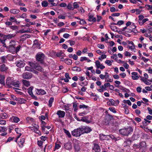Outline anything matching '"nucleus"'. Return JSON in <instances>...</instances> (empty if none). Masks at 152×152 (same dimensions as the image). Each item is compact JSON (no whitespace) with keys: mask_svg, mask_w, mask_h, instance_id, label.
I'll return each mask as SVG.
<instances>
[{"mask_svg":"<svg viewBox=\"0 0 152 152\" xmlns=\"http://www.w3.org/2000/svg\"><path fill=\"white\" fill-rule=\"evenodd\" d=\"M133 129L131 127L127 128L122 129H119V132L120 134L123 136H128L132 134L133 132Z\"/></svg>","mask_w":152,"mask_h":152,"instance_id":"nucleus-1","label":"nucleus"},{"mask_svg":"<svg viewBox=\"0 0 152 152\" xmlns=\"http://www.w3.org/2000/svg\"><path fill=\"white\" fill-rule=\"evenodd\" d=\"M45 55L41 52L38 53L36 55V61L40 64H43L44 63Z\"/></svg>","mask_w":152,"mask_h":152,"instance_id":"nucleus-2","label":"nucleus"},{"mask_svg":"<svg viewBox=\"0 0 152 152\" xmlns=\"http://www.w3.org/2000/svg\"><path fill=\"white\" fill-rule=\"evenodd\" d=\"M72 134L74 136L79 137L82 134L81 127L75 129L72 131Z\"/></svg>","mask_w":152,"mask_h":152,"instance_id":"nucleus-3","label":"nucleus"},{"mask_svg":"<svg viewBox=\"0 0 152 152\" xmlns=\"http://www.w3.org/2000/svg\"><path fill=\"white\" fill-rule=\"evenodd\" d=\"M81 128L82 134L85 133H88L92 130L90 127L88 126H81Z\"/></svg>","mask_w":152,"mask_h":152,"instance_id":"nucleus-4","label":"nucleus"},{"mask_svg":"<svg viewBox=\"0 0 152 152\" xmlns=\"http://www.w3.org/2000/svg\"><path fill=\"white\" fill-rule=\"evenodd\" d=\"M33 89V86H31L28 89V92L29 95L31 96L32 98L35 100L37 99V97L36 96H34L32 90Z\"/></svg>","mask_w":152,"mask_h":152,"instance_id":"nucleus-5","label":"nucleus"},{"mask_svg":"<svg viewBox=\"0 0 152 152\" xmlns=\"http://www.w3.org/2000/svg\"><path fill=\"white\" fill-rule=\"evenodd\" d=\"M9 68L6 65L3 64L0 66V70L3 72H7L8 71Z\"/></svg>","mask_w":152,"mask_h":152,"instance_id":"nucleus-6","label":"nucleus"},{"mask_svg":"<svg viewBox=\"0 0 152 152\" xmlns=\"http://www.w3.org/2000/svg\"><path fill=\"white\" fill-rule=\"evenodd\" d=\"M10 121L12 122L17 123L20 121L19 118L15 116H12L10 118Z\"/></svg>","mask_w":152,"mask_h":152,"instance_id":"nucleus-7","label":"nucleus"},{"mask_svg":"<svg viewBox=\"0 0 152 152\" xmlns=\"http://www.w3.org/2000/svg\"><path fill=\"white\" fill-rule=\"evenodd\" d=\"M22 75L23 78L25 79H30L32 77V74L28 72L24 73Z\"/></svg>","mask_w":152,"mask_h":152,"instance_id":"nucleus-8","label":"nucleus"},{"mask_svg":"<svg viewBox=\"0 0 152 152\" xmlns=\"http://www.w3.org/2000/svg\"><path fill=\"white\" fill-rule=\"evenodd\" d=\"M13 81V79L11 77H7L6 80V84L7 85L10 87L12 84Z\"/></svg>","mask_w":152,"mask_h":152,"instance_id":"nucleus-9","label":"nucleus"},{"mask_svg":"<svg viewBox=\"0 0 152 152\" xmlns=\"http://www.w3.org/2000/svg\"><path fill=\"white\" fill-rule=\"evenodd\" d=\"M56 114L59 118H63L65 116V113L64 111L59 110L57 111Z\"/></svg>","mask_w":152,"mask_h":152,"instance_id":"nucleus-10","label":"nucleus"},{"mask_svg":"<svg viewBox=\"0 0 152 152\" xmlns=\"http://www.w3.org/2000/svg\"><path fill=\"white\" fill-rule=\"evenodd\" d=\"M92 150L96 152H99L101 151L100 146L96 143L94 144V146L92 148Z\"/></svg>","mask_w":152,"mask_h":152,"instance_id":"nucleus-11","label":"nucleus"},{"mask_svg":"<svg viewBox=\"0 0 152 152\" xmlns=\"http://www.w3.org/2000/svg\"><path fill=\"white\" fill-rule=\"evenodd\" d=\"M109 136L108 135H105L102 134H99L100 139L102 140H108Z\"/></svg>","mask_w":152,"mask_h":152,"instance_id":"nucleus-12","label":"nucleus"},{"mask_svg":"<svg viewBox=\"0 0 152 152\" xmlns=\"http://www.w3.org/2000/svg\"><path fill=\"white\" fill-rule=\"evenodd\" d=\"M16 66L20 68L23 67L25 66V63L21 61H19L16 62Z\"/></svg>","mask_w":152,"mask_h":152,"instance_id":"nucleus-13","label":"nucleus"},{"mask_svg":"<svg viewBox=\"0 0 152 152\" xmlns=\"http://www.w3.org/2000/svg\"><path fill=\"white\" fill-rule=\"evenodd\" d=\"M36 93L37 94L43 95L45 94L46 93L44 90L40 89H37V91H36Z\"/></svg>","mask_w":152,"mask_h":152,"instance_id":"nucleus-14","label":"nucleus"},{"mask_svg":"<svg viewBox=\"0 0 152 152\" xmlns=\"http://www.w3.org/2000/svg\"><path fill=\"white\" fill-rule=\"evenodd\" d=\"M131 74L132 75V78L133 80H137L140 77L137 75L138 74L137 72H132Z\"/></svg>","mask_w":152,"mask_h":152,"instance_id":"nucleus-15","label":"nucleus"},{"mask_svg":"<svg viewBox=\"0 0 152 152\" xmlns=\"http://www.w3.org/2000/svg\"><path fill=\"white\" fill-rule=\"evenodd\" d=\"M64 148L66 149L70 150L72 148L71 144L69 143H65L64 145Z\"/></svg>","mask_w":152,"mask_h":152,"instance_id":"nucleus-16","label":"nucleus"},{"mask_svg":"<svg viewBox=\"0 0 152 152\" xmlns=\"http://www.w3.org/2000/svg\"><path fill=\"white\" fill-rule=\"evenodd\" d=\"M74 147L75 152H78L80 150V146L78 143L75 144Z\"/></svg>","mask_w":152,"mask_h":152,"instance_id":"nucleus-17","label":"nucleus"},{"mask_svg":"<svg viewBox=\"0 0 152 152\" xmlns=\"http://www.w3.org/2000/svg\"><path fill=\"white\" fill-rule=\"evenodd\" d=\"M25 142V139L23 138H21L20 141L18 143V145L20 148H22L23 146V143Z\"/></svg>","mask_w":152,"mask_h":152,"instance_id":"nucleus-18","label":"nucleus"},{"mask_svg":"<svg viewBox=\"0 0 152 152\" xmlns=\"http://www.w3.org/2000/svg\"><path fill=\"white\" fill-rule=\"evenodd\" d=\"M5 76L4 75H0V84L3 85H5Z\"/></svg>","mask_w":152,"mask_h":152,"instance_id":"nucleus-19","label":"nucleus"},{"mask_svg":"<svg viewBox=\"0 0 152 152\" xmlns=\"http://www.w3.org/2000/svg\"><path fill=\"white\" fill-rule=\"evenodd\" d=\"M8 115L6 113H1L0 114V119H4L7 118Z\"/></svg>","mask_w":152,"mask_h":152,"instance_id":"nucleus-20","label":"nucleus"},{"mask_svg":"<svg viewBox=\"0 0 152 152\" xmlns=\"http://www.w3.org/2000/svg\"><path fill=\"white\" fill-rule=\"evenodd\" d=\"M56 56L57 57L61 58L62 57H65V54L63 53L61 51L60 52L57 53L56 54Z\"/></svg>","mask_w":152,"mask_h":152,"instance_id":"nucleus-21","label":"nucleus"},{"mask_svg":"<svg viewBox=\"0 0 152 152\" xmlns=\"http://www.w3.org/2000/svg\"><path fill=\"white\" fill-rule=\"evenodd\" d=\"M7 56H3L0 57V59L2 63H5L7 62Z\"/></svg>","mask_w":152,"mask_h":152,"instance_id":"nucleus-22","label":"nucleus"},{"mask_svg":"<svg viewBox=\"0 0 152 152\" xmlns=\"http://www.w3.org/2000/svg\"><path fill=\"white\" fill-rule=\"evenodd\" d=\"M22 82L23 85L26 87H28L30 85V82L28 80H23Z\"/></svg>","mask_w":152,"mask_h":152,"instance_id":"nucleus-23","label":"nucleus"},{"mask_svg":"<svg viewBox=\"0 0 152 152\" xmlns=\"http://www.w3.org/2000/svg\"><path fill=\"white\" fill-rule=\"evenodd\" d=\"M19 84L20 82L18 80L16 81L13 80L12 85L13 86L15 87L19 88Z\"/></svg>","mask_w":152,"mask_h":152,"instance_id":"nucleus-24","label":"nucleus"},{"mask_svg":"<svg viewBox=\"0 0 152 152\" xmlns=\"http://www.w3.org/2000/svg\"><path fill=\"white\" fill-rule=\"evenodd\" d=\"M16 36V34H9L5 35L6 39H11L15 37Z\"/></svg>","mask_w":152,"mask_h":152,"instance_id":"nucleus-25","label":"nucleus"},{"mask_svg":"<svg viewBox=\"0 0 152 152\" xmlns=\"http://www.w3.org/2000/svg\"><path fill=\"white\" fill-rule=\"evenodd\" d=\"M88 20L89 21H93V22H95L96 20V18H95L94 17L93 15H89L88 17Z\"/></svg>","mask_w":152,"mask_h":152,"instance_id":"nucleus-26","label":"nucleus"},{"mask_svg":"<svg viewBox=\"0 0 152 152\" xmlns=\"http://www.w3.org/2000/svg\"><path fill=\"white\" fill-rule=\"evenodd\" d=\"M10 12L13 14H16L19 13L20 11L18 9H12L10 10Z\"/></svg>","mask_w":152,"mask_h":152,"instance_id":"nucleus-27","label":"nucleus"},{"mask_svg":"<svg viewBox=\"0 0 152 152\" xmlns=\"http://www.w3.org/2000/svg\"><path fill=\"white\" fill-rule=\"evenodd\" d=\"M148 20V18H143L142 20L140 21V22H138V23L140 26H142L144 25L145 23Z\"/></svg>","mask_w":152,"mask_h":152,"instance_id":"nucleus-28","label":"nucleus"},{"mask_svg":"<svg viewBox=\"0 0 152 152\" xmlns=\"http://www.w3.org/2000/svg\"><path fill=\"white\" fill-rule=\"evenodd\" d=\"M54 101V98L53 97L50 98L48 101V106L50 107L52 106V104Z\"/></svg>","mask_w":152,"mask_h":152,"instance_id":"nucleus-29","label":"nucleus"},{"mask_svg":"<svg viewBox=\"0 0 152 152\" xmlns=\"http://www.w3.org/2000/svg\"><path fill=\"white\" fill-rule=\"evenodd\" d=\"M64 62L68 65H71L72 64V61L71 59L66 58L64 59Z\"/></svg>","mask_w":152,"mask_h":152,"instance_id":"nucleus-30","label":"nucleus"},{"mask_svg":"<svg viewBox=\"0 0 152 152\" xmlns=\"http://www.w3.org/2000/svg\"><path fill=\"white\" fill-rule=\"evenodd\" d=\"M140 148H145L146 147V143L145 142H141L140 143Z\"/></svg>","mask_w":152,"mask_h":152,"instance_id":"nucleus-31","label":"nucleus"},{"mask_svg":"<svg viewBox=\"0 0 152 152\" xmlns=\"http://www.w3.org/2000/svg\"><path fill=\"white\" fill-rule=\"evenodd\" d=\"M15 48L13 45H11L9 48V50L10 52H15Z\"/></svg>","mask_w":152,"mask_h":152,"instance_id":"nucleus-32","label":"nucleus"},{"mask_svg":"<svg viewBox=\"0 0 152 152\" xmlns=\"http://www.w3.org/2000/svg\"><path fill=\"white\" fill-rule=\"evenodd\" d=\"M6 40V38H5L4 39L0 38V42L1 43L3 44V46L4 47H6V45L5 43Z\"/></svg>","mask_w":152,"mask_h":152,"instance_id":"nucleus-33","label":"nucleus"},{"mask_svg":"<svg viewBox=\"0 0 152 152\" xmlns=\"http://www.w3.org/2000/svg\"><path fill=\"white\" fill-rule=\"evenodd\" d=\"M33 67H34V68L36 69V70H38L39 71H41L42 70V67L40 66H39L36 65L35 64L34 65Z\"/></svg>","mask_w":152,"mask_h":152,"instance_id":"nucleus-34","label":"nucleus"},{"mask_svg":"<svg viewBox=\"0 0 152 152\" xmlns=\"http://www.w3.org/2000/svg\"><path fill=\"white\" fill-rule=\"evenodd\" d=\"M13 89L15 90L17 94L20 95H23V93L22 92L18 91V90H20L19 89L14 87L13 88Z\"/></svg>","mask_w":152,"mask_h":152,"instance_id":"nucleus-35","label":"nucleus"},{"mask_svg":"<svg viewBox=\"0 0 152 152\" xmlns=\"http://www.w3.org/2000/svg\"><path fill=\"white\" fill-rule=\"evenodd\" d=\"M72 70L73 71L77 72H80L81 70V69L80 68L78 67L77 66H75L73 67L72 68Z\"/></svg>","mask_w":152,"mask_h":152,"instance_id":"nucleus-36","label":"nucleus"},{"mask_svg":"<svg viewBox=\"0 0 152 152\" xmlns=\"http://www.w3.org/2000/svg\"><path fill=\"white\" fill-rule=\"evenodd\" d=\"M48 5V2L47 1H44L42 2V6L44 7H46Z\"/></svg>","mask_w":152,"mask_h":152,"instance_id":"nucleus-37","label":"nucleus"},{"mask_svg":"<svg viewBox=\"0 0 152 152\" xmlns=\"http://www.w3.org/2000/svg\"><path fill=\"white\" fill-rule=\"evenodd\" d=\"M110 27L111 29L113 31L115 32H118V31L117 29H118V28H117L115 26H110Z\"/></svg>","mask_w":152,"mask_h":152,"instance_id":"nucleus-38","label":"nucleus"},{"mask_svg":"<svg viewBox=\"0 0 152 152\" xmlns=\"http://www.w3.org/2000/svg\"><path fill=\"white\" fill-rule=\"evenodd\" d=\"M88 84V82L87 81H85L84 82H82L81 83H78V84L81 86H87Z\"/></svg>","mask_w":152,"mask_h":152,"instance_id":"nucleus-39","label":"nucleus"},{"mask_svg":"<svg viewBox=\"0 0 152 152\" xmlns=\"http://www.w3.org/2000/svg\"><path fill=\"white\" fill-rule=\"evenodd\" d=\"M26 100L24 98H20L18 100V102L20 104L24 103L25 102Z\"/></svg>","mask_w":152,"mask_h":152,"instance_id":"nucleus-40","label":"nucleus"},{"mask_svg":"<svg viewBox=\"0 0 152 152\" xmlns=\"http://www.w3.org/2000/svg\"><path fill=\"white\" fill-rule=\"evenodd\" d=\"M9 20L12 22H17V20L14 17H11L9 19Z\"/></svg>","mask_w":152,"mask_h":152,"instance_id":"nucleus-41","label":"nucleus"},{"mask_svg":"<svg viewBox=\"0 0 152 152\" xmlns=\"http://www.w3.org/2000/svg\"><path fill=\"white\" fill-rule=\"evenodd\" d=\"M95 65L97 69H99V67L100 66V63L98 60H96V61Z\"/></svg>","mask_w":152,"mask_h":152,"instance_id":"nucleus-42","label":"nucleus"},{"mask_svg":"<svg viewBox=\"0 0 152 152\" xmlns=\"http://www.w3.org/2000/svg\"><path fill=\"white\" fill-rule=\"evenodd\" d=\"M64 133L67 135L69 137H71V135L69 131L65 129H64Z\"/></svg>","mask_w":152,"mask_h":152,"instance_id":"nucleus-43","label":"nucleus"},{"mask_svg":"<svg viewBox=\"0 0 152 152\" xmlns=\"http://www.w3.org/2000/svg\"><path fill=\"white\" fill-rule=\"evenodd\" d=\"M61 147V145L58 143H57L56 142L55 144L54 149L55 150L59 149Z\"/></svg>","mask_w":152,"mask_h":152,"instance_id":"nucleus-44","label":"nucleus"},{"mask_svg":"<svg viewBox=\"0 0 152 152\" xmlns=\"http://www.w3.org/2000/svg\"><path fill=\"white\" fill-rule=\"evenodd\" d=\"M77 22L81 25H84L86 23L85 20L82 19H81L79 21H77Z\"/></svg>","mask_w":152,"mask_h":152,"instance_id":"nucleus-45","label":"nucleus"},{"mask_svg":"<svg viewBox=\"0 0 152 152\" xmlns=\"http://www.w3.org/2000/svg\"><path fill=\"white\" fill-rule=\"evenodd\" d=\"M109 110L110 111L114 113H116V111L115 110V109L113 107H110L109 108Z\"/></svg>","mask_w":152,"mask_h":152,"instance_id":"nucleus-46","label":"nucleus"},{"mask_svg":"<svg viewBox=\"0 0 152 152\" xmlns=\"http://www.w3.org/2000/svg\"><path fill=\"white\" fill-rule=\"evenodd\" d=\"M108 136H109L108 140H109L110 138L115 140H117V139L112 135H108Z\"/></svg>","mask_w":152,"mask_h":152,"instance_id":"nucleus-47","label":"nucleus"},{"mask_svg":"<svg viewBox=\"0 0 152 152\" xmlns=\"http://www.w3.org/2000/svg\"><path fill=\"white\" fill-rule=\"evenodd\" d=\"M67 8L69 10H73L74 9V8H73L72 7V5L70 3L68 4V5L67 6Z\"/></svg>","mask_w":152,"mask_h":152,"instance_id":"nucleus-48","label":"nucleus"},{"mask_svg":"<svg viewBox=\"0 0 152 152\" xmlns=\"http://www.w3.org/2000/svg\"><path fill=\"white\" fill-rule=\"evenodd\" d=\"M20 45H18L16 48H15V51L16 53L18 52L21 48Z\"/></svg>","mask_w":152,"mask_h":152,"instance_id":"nucleus-49","label":"nucleus"},{"mask_svg":"<svg viewBox=\"0 0 152 152\" xmlns=\"http://www.w3.org/2000/svg\"><path fill=\"white\" fill-rule=\"evenodd\" d=\"M7 129L4 126H0V132H4L6 131Z\"/></svg>","mask_w":152,"mask_h":152,"instance_id":"nucleus-50","label":"nucleus"},{"mask_svg":"<svg viewBox=\"0 0 152 152\" xmlns=\"http://www.w3.org/2000/svg\"><path fill=\"white\" fill-rule=\"evenodd\" d=\"M73 107L75 112H76L77 109V105L75 103H73Z\"/></svg>","mask_w":152,"mask_h":152,"instance_id":"nucleus-51","label":"nucleus"},{"mask_svg":"<svg viewBox=\"0 0 152 152\" xmlns=\"http://www.w3.org/2000/svg\"><path fill=\"white\" fill-rule=\"evenodd\" d=\"M140 144L139 145L134 144L133 145V148L134 149H137L140 148Z\"/></svg>","mask_w":152,"mask_h":152,"instance_id":"nucleus-52","label":"nucleus"},{"mask_svg":"<svg viewBox=\"0 0 152 152\" xmlns=\"http://www.w3.org/2000/svg\"><path fill=\"white\" fill-rule=\"evenodd\" d=\"M33 126L34 127V128H35V129H34V131H38V132H39V131L38 130V129L39 128V126L36 124H34L33 125Z\"/></svg>","mask_w":152,"mask_h":152,"instance_id":"nucleus-53","label":"nucleus"},{"mask_svg":"<svg viewBox=\"0 0 152 152\" xmlns=\"http://www.w3.org/2000/svg\"><path fill=\"white\" fill-rule=\"evenodd\" d=\"M79 107L80 109L87 108L88 107V106L83 104L80 105L79 106Z\"/></svg>","mask_w":152,"mask_h":152,"instance_id":"nucleus-54","label":"nucleus"},{"mask_svg":"<svg viewBox=\"0 0 152 152\" xmlns=\"http://www.w3.org/2000/svg\"><path fill=\"white\" fill-rule=\"evenodd\" d=\"M73 7L74 9L77 8L79 7V5L78 4L77 2H74L73 4Z\"/></svg>","mask_w":152,"mask_h":152,"instance_id":"nucleus-55","label":"nucleus"},{"mask_svg":"<svg viewBox=\"0 0 152 152\" xmlns=\"http://www.w3.org/2000/svg\"><path fill=\"white\" fill-rule=\"evenodd\" d=\"M87 119H88V117L87 116L83 117L81 118L80 119V121H82L83 122H85Z\"/></svg>","mask_w":152,"mask_h":152,"instance_id":"nucleus-56","label":"nucleus"},{"mask_svg":"<svg viewBox=\"0 0 152 152\" xmlns=\"http://www.w3.org/2000/svg\"><path fill=\"white\" fill-rule=\"evenodd\" d=\"M124 102L127 103L128 104V105L130 106H131L132 105L131 102L129 100H124Z\"/></svg>","mask_w":152,"mask_h":152,"instance_id":"nucleus-57","label":"nucleus"},{"mask_svg":"<svg viewBox=\"0 0 152 152\" xmlns=\"http://www.w3.org/2000/svg\"><path fill=\"white\" fill-rule=\"evenodd\" d=\"M144 18L143 15H140L138 16V22H140V21L142 20Z\"/></svg>","mask_w":152,"mask_h":152,"instance_id":"nucleus-58","label":"nucleus"},{"mask_svg":"<svg viewBox=\"0 0 152 152\" xmlns=\"http://www.w3.org/2000/svg\"><path fill=\"white\" fill-rule=\"evenodd\" d=\"M6 121L5 120H0V124L2 125H5L6 124Z\"/></svg>","mask_w":152,"mask_h":152,"instance_id":"nucleus-59","label":"nucleus"},{"mask_svg":"<svg viewBox=\"0 0 152 152\" xmlns=\"http://www.w3.org/2000/svg\"><path fill=\"white\" fill-rule=\"evenodd\" d=\"M97 47L98 48L101 49H103L104 48V45L103 44H98Z\"/></svg>","mask_w":152,"mask_h":152,"instance_id":"nucleus-60","label":"nucleus"},{"mask_svg":"<svg viewBox=\"0 0 152 152\" xmlns=\"http://www.w3.org/2000/svg\"><path fill=\"white\" fill-rule=\"evenodd\" d=\"M105 63L109 66H111L112 65L111 62L109 60H106Z\"/></svg>","mask_w":152,"mask_h":152,"instance_id":"nucleus-61","label":"nucleus"},{"mask_svg":"<svg viewBox=\"0 0 152 152\" xmlns=\"http://www.w3.org/2000/svg\"><path fill=\"white\" fill-rule=\"evenodd\" d=\"M136 15H138V14H140L141 12H142V10H141L139 9H136Z\"/></svg>","mask_w":152,"mask_h":152,"instance_id":"nucleus-62","label":"nucleus"},{"mask_svg":"<svg viewBox=\"0 0 152 152\" xmlns=\"http://www.w3.org/2000/svg\"><path fill=\"white\" fill-rule=\"evenodd\" d=\"M109 101L110 102L111 104V105L114 106L115 105L114 104L115 101L113 99H110L109 100Z\"/></svg>","mask_w":152,"mask_h":152,"instance_id":"nucleus-63","label":"nucleus"},{"mask_svg":"<svg viewBox=\"0 0 152 152\" xmlns=\"http://www.w3.org/2000/svg\"><path fill=\"white\" fill-rule=\"evenodd\" d=\"M37 143L38 145L39 146H41L42 145L43 142L40 140H38Z\"/></svg>","mask_w":152,"mask_h":152,"instance_id":"nucleus-64","label":"nucleus"}]
</instances>
